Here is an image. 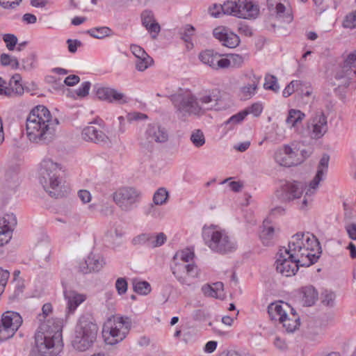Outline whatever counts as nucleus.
Wrapping results in <instances>:
<instances>
[{
	"instance_id": "72a5a7b5",
	"label": "nucleus",
	"mask_w": 356,
	"mask_h": 356,
	"mask_svg": "<svg viewBox=\"0 0 356 356\" xmlns=\"http://www.w3.org/2000/svg\"><path fill=\"white\" fill-rule=\"evenodd\" d=\"M305 114L300 110L290 109L286 119V123L291 127H295L302 122Z\"/></svg>"
},
{
	"instance_id": "13d9d810",
	"label": "nucleus",
	"mask_w": 356,
	"mask_h": 356,
	"mask_svg": "<svg viewBox=\"0 0 356 356\" xmlns=\"http://www.w3.org/2000/svg\"><path fill=\"white\" fill-rule=\"evenodd\" d=\"M115 288L120 295L124 294L127 290V282L124 278H118L115 282Z\"/></svg>"
},
{
	"instance_id": "4c0bfd02",
	"label": "nucleus",
	"mask_w": 356,
	"mask_h": 356,
	"mask_svg": "<svg viewBox=\"0 0 356 356\" xmlns=\"http://www.w3.org/2000/svg\"><path fill=\"white\" fill-rule=\"evenodd\" d=\"M112 30L107 26L95 27L87 31L90 36L97 39H102L112 35Z\"/></svg>"
},
{
	"instance_id": "cd10ccee",
	"label": "nucleus",
	"mask_w": 356,
	"mask_h": 356,
	"mask_svg": "<svg viewBox=\"0 0 356 356\" xmlns=\"http://www.w3.org/2000/svg\"><path fill=\"white\" fill-rule=\"evenodd\" d=\"M141 20L143 25L151 34L152 38L156 39L161 28L154 19L153 13L149 10L143 11L141 14Z\"/></svg>"
},
{
	"instance_id": "603ef678",
	"label": "nucleus",
	"mask_w": 356,
	"mask_h": 356,
	"mask_svg": "<svg viewBox=\"0 0 356 356\" xmlns=\"http://www.w3.org/2000/svg\"><path fill=\"white\" fill-rule=\"evenodd\" d=\"M3 41L6 43V47L9 50H13L17 43V38L13 34H5L3 37Z\"/></svg>"
},
{
	"instance_id": "37998d69",
	"label": "nucleus",
	"mask_w": 356,
	"mask_h": 356,
	"mask_svg": "<svg viewBox=\"0 0 356 356\" xmlns=\"http://www.w3.org/2000/svg\"><path fill=\"white\" fill-rule=\"evenodd\" d=\"M153 63V59L149 55H147V56L137 58L136 61V68L140 72H143L151 66Z\"/></svg>"
},
{
	"instance_id": "423d86ee",
	"label": "nucleus",
	"mask_w": 356,
	"mask_h": 356,
	"mask_svg": "<svg viewBox=\"0 0 356 356\" xmlns=\"http://www.w3.org/2000/svg\"><path fill=\"white\" fill-rule=\"evenodd\" d=\"M131 328L128 317L113 316L108 318L102 327V338L107 345H116L127 336Z\"/></svg>"
},
{
	"instance_id": "dca6fc26",
	"label": "nucleus",
	"mask_w": 356,
	"mask_h": 356,
	"mask_svg": "<svg viewBox=\"0 0 356 356\" xmlns=\"http://www.w3.org/2000/svg\"><path fill=\"white\" fill-rule=\"evenodd\" d=\"M307 129L313 139L322 138L327 131V117L323 112H317L309 120Z\"/></svg>"
},
{
	"instance_id": "f704fd0d",
	"label": "nucleus",
	"mask_w": 356,
	"mask_h": 356,
	"mask_svg": "<svg viewBox=\"0 0 356 356\" xmlns=\"http://www.w3.org/2000/svg\"><path fill=\"white\" fill-rule=\"evenodd\" d=\"M275 235L274 228L270 225V222L268 220L264 221L263 229L260 233V238L262 243L268 245L270 244V241L273 238Z\"/></svg>"
},
{
	"instance_id": "6ab92c4d",
	"label": "nucleus",
	"mask_w": 356,
	"mask_h": 356,
	"mask_svg": "<svg viewBox=\"0 0 356 356\" xmlns=\"http://www.w3.org/2000/svg\"><path fill=\"white\" fill-rule=\"evenodd\" d=\"M171 269L173 275L181 283L185 282L186 275L197 277L198 275L197 267L193 264H184L173 259Z\"/></svg>"
},
{
	"instance_id": "f8f14e48",
	"label": "nucleus",
	"mask_w": 356,
	"mask_h": 356,
	"mask_svg": "<svg viewBox=\"0 0 356 356\" xmlns=\"http://www.w3.org/2000/svg\"><path fill=\"white\" fill-rule=\"evenodd\" d=\"M0 325V341H6L15 334L22 324V318L17 312L8 311L3 314Z\"/></svg>"
},
{
	"instance_id": "bf43d9fd",
	"label": "nucleus",
	"mask_w": 356,
	"mask_h": 356,
	"mask_svg": "<svg viewBox=\"0 0 356 356\" xmlns=\"http://www.w3.org/2000/svg\"><path fill=\"white\" fill-rule=\"evenodd\" d=\"M90 83L89 81L83 82L81 86L76 90V93L79 97H83L88 95L90 88Z\"/></svg>"
},
{
	"instance_id": "ea45409f",
	"label": "nucleus",
	"mask_w": 356,
	"mask_h": 356,
	"mask_svg": "<svg viewBox=\"0 0 356 356\" xmlns=\"http://www.w3.org/2000/svg\"><path fill=\"white\" fill-rule=\"evenodd\" d=\"M264 88L266 90H269L275 92H277L280 90V86L277 83V77L272 74H266L265 76Z\"/></svg>"
},
{
	"instance_id": "a211bd4d",
	"label": "nucleus",
	"mask_w": 356,
	"mask_h": 356,
	"mask_svg": "<svg viewBox=\"0 0 356 356\" xmlns=\"http://www.w3.org/2000/svg\"><path fill=\"white\" fill-rule=\"evenodd\" d=\"M146 141L142 143L143 146H147L153 142L162 143L168 140L167 130L158 124H149L145 132Z\"/></svg>"
},
{
	"instance_id": "69168bd1",
	"label": "nucleus",
	"mask_w": 356,
	"mask_h": 356,
	"mask_svg": "<svg viewBox=\"0 0 356 356\" xmlns=\"http://www.w3.org/2000/svg\"><path fill=\"white\" fill-rule=\"evenodd\" d=\"M80 81V78L77 75H70L65 78L64 83L68 86H73L78 83Z\"/></svg>"
},
{
	"instance_id": "4468645a",
	"label": "nucleus",
	"mask_w": 356,
	"mask_h": 356,
	"mask_svg": "<svg viewBox=\"0 0 356 356\" xmlns=\"http://www.w3.org/2000/svg\"><path fill=\"white\" fill-rule=\"evenodd\" d=\"M267 8L270 15L281 22L290 23L293 19L287 0H267Z\"/></svg>"
},
{
	"instance_id": "4d7b16f0",
	"label": "nucleus",
	"mask_w": 356,
	"mask_h": 356,
	"mask_svg": "<svg viewBox=\"0 0 356 356\" xmlns=\"http://www.w3.org/2000/svg\"><path fill=\"white\" fill-rule=\"evenodd\" d=\"M149 234H141L134 237L132 243L134 245H145L148 247Z\"/></svg>"
},
{
	"instance_id": "052dcab7",
	"label": "nucleus",
	"mask_w": 356,
	"mask_h": 356,
	"mask_svg": "<svg viewBox=\"0 0 356 356\" xmlns=\"http://www.w3.org/2000/svg\"><path fill=\"white\" fill-rule=\"evenodd\" d=\"M131 51L133 54L137 58H141L143 56H147L148 55L145 50L138 45L131 44L130 47Z\"/></svg>"
},
{
	"instance_id": "a19ab883",
	"label": "nucleus",
	"mask_w": 356,
	"mask_h": 356,
	"mask_svg": "<svg viewBox=\"0 0 356 356\" xmlns=\"http://www.w3.org/2000/svg\"><path fill=\"white\" fill-rule=\"evenodd\" d=\"M229 58H223L224 60L227 61V65L225 66V68L229 67H239L244 62V57L239 54H229Z\"/></svg>"
},
{
	"instance_id": "c85d7f7f",
	"label": "nucleus",
	"mask_w": 356,
	"mask_h": 356,
	"mask_svg": "<svg viewBox=\"0 0 356 356\" xmlns=\"http://www.w3.org/2000/svg\"><path fill=\"white\" fill-rule=\"evenodd\" d=\"M65 298L67 301V309L69 312H74L76 309L83 302L86 298L83 294L78 293L74 291H64Z\"/></svg>"
},
{
	"instance_id": "7c9ffc66",
	"label": "nucleus",
	"mask_w": 356,
	"mask_h": 356,
	"mask_svg": "<svg viewBox=\"0 0 356 356\" xmlns=\"http://www.w3.org/2000/svg\"><path fill=\"white\" fill-rule=\"evenodd\" d=\"M299 294L302 305L307 307L314 305L318 298V293L312 286L302 287Z\"/></svg>"
},
{
	"instance_id": "338daca9",
	"label": "nucleus",
	"mask_w": 356,
	"mask_h": 356,
	"mask_svg": "<svg viewBox=\"0 0 356 356\" xmlns=\"http://www.w3.org/2000/svg\"><path fill=\"white\" fill-rule=\"evenodd\" d=\"M78 195L83 203H88L91 200L90 193L87 190H80L78 193Z\"/></svg>"
},
{
	"instance_id": "09e8293b",
	"label": "nucleus",
	"mask_w": 356,
	"mask_h": 356,
	"mask_svg": "<svg viewBox=\"0 0 356 356\" xmlns=\"http://www.w3.org/2000/svg\"><path fill=\"white\" fill-rule=\"evenodd\" d=\"M302 86V81L299 80L292 81L286 86V87L283 90V96L284 97H288L290 96L295 90H298L300 89Z\"/></svg>"
},
{
	"instance_id": "de8ad7c7",
	"label": "nucleus",
	"mask_w": 356,
	"mask_h": 356,
	"mask_svg": "<svg viewBox=\"0 0 356 356\" xmlns=\"http://www.w3.org/2000/svg\"><path fill=\"white\" fill-rule=\"evenodd\" d=\"M191 140L197 147L202 146L205 143V138L202 131L200 129L195 130L191 136Z\"/></svg>"
},
{
	"instance_id": "aec40b11",
	"label": "nucleus",
	"mask_w": 356,
	"mask_h": 356,
	"mask_svg": "<svg viewBox=\"0 0 356 356\" xmlns=\"http://www.w3.org/2000/svg\"><path fill=\"white\" fill-rule=\"evenodd\" d=\"M16 224L17 220L13 213L0 218V246L7 244L10 241L13 227Z\"/></svg>"
},
{
	"instance_id": "412c9836",
	"label": "nucleus",
	"mask_w": 356,
	"mask_h": 356,
	"mask_svg": "<svg viewBox=\"0 0 356 356\" xmlns=\"http://www.w3.org/2000/svg\"><path fill=\"white\" fill-rule=\"evenodd\" d=\"M40 174L42 178H63L67 175L65 170L58 163L49 159H45L41 162Z\"/></svg>"
},
{
	"instance_id": "9d476101",
	"label": "nucleus",
	"mask_w": 356,
	"mask_h": 356,
	"mask_svg": "<svg viewBox=\"0 0 356 356\" xmlns=\"http://www.w3.org/2000/svg\"><path fill=\"white\" fill-rule=\"evenodd\" d=\"M275 265L277 271L286 277L294 275L299 266H302L299 258H296L289 248H284L280 249Z\"/></svg>"
},
{
	"instance_id": "f257e3e1",
	"label": "nucleus",
	"mask_w": 356,
	"mask_h": 356,
	"mask_svg": "<svg viewBox=\"0 0 356 356\" xmlns=\"http://www.w3.org/2000/svg\"><path fill=\"white\" fill-rule=\"evenodd\" d=\"M52 311V305L46 303L37 317L40 324L35 334L34 351L39 356H56L63 348V321L60 318H49Z\"/></svg>"
},
{
	"instance_id": "2eb2a0df",
	"label": "nucleus",
	"mask_w": 356,
	"mask_h": 356,
	"mask_svg": "<svg viewBox=\"0 0 356 356\" xmlns=\"http://www.w3.org/2000/svg\"><path fill=\"white\" fill-rule=\"evenodd\" d=\"M96 120L89 123L81 132V138L86 142L93 143L100 145H108L111 143V138L95 124Z\"/></svg>"
},
{
	"instance_id": "8fccbe9b",
	"label": "nucleus",
	"mask_w": 356,
	"mask_h": 356,
	"mask_svg": "<svg viewBox=\"0 0 356 356\" xmlns=\"http://www.w3.org/2000/svg\"><path fill=\"white\" fill-rule=\"evenodd\" d=\"M329 163V156L327 155L323 156L318 167V170L314 178H322L325 171H327Z\"/></svg>"
},
{
	"instance_id": "bb28decb",
	"label": "nucleus",
	"mask_w": 356,
	"mask_h": 356,
	"mask_svg": "<svg viewBox=\"0 0 356 356\" xmlns=\"http://www.w3.org/2000/svg\"><path fill=\"white\" fill-rule=\"evenodd\" d=\"M103 259L94 254H90L87 259L79 263V270L83 274L99 271L104 266Z\"/></svg>"
},
{
	"instance_id": "6e6552de",
	"label": "nucleus",
	"mask_w": 356,
	"mask_h": 356,
	"mask_svg": "<svg viewBox=\"0 0 356 356\" xmlns=\"http://www.w3.org/2000/svg\"><path fill=\"white\" fill-rule=\"evenodd\" d=\"M98 327L96 324L81 318L77 323L72 339L73 347L79 351L88 350L96 339Z\"/></svg>"
},
{
	"instance_id": "3c124183",
	"label": "nucleus",
	"mask_w": 356,
	"mask_h": 356,
	"mask_svg": "<svg viewBox=\"0 0 356 356\" xmlns=\"http://www.w3.org/2000/svg\"><path fill=\"white\" fill-rule=\"evenodd\" d=\"M194 32L195 28L192 25L187 24L184 26L183 31H180L181 38L186 42H189Z\"/></svg>"
},
{
	"instance_id": "864d4df0",
	"label": "nucleus",
	"mask_w": 356,
	"mask_h": 356,
	"mask_svg": "<svg viewBox=\"0 0 356 356\" xmlns=\"http://www.w3.org/2000/svg\"><path fill=\"white\" fill-rule=\"evenodd\" d=\"M343 26L348 29L356 27V10L346 17L343 21Z\"/></svg>"
},
{
	"instance_id": "f3484780",
	"label": "nucleus",
	"mask_w": 356,
	"mask_h": 356,
	"mask_svg": "<svg viewBox=\"0 0 356 356\" xmlns=\"http://www.w3.org/2000/svg\"><path fill=\"white\" fill-rule=\"evenodd\" d=\"M94 88L99 99L118 104H123L129 101V98L125 94L120 92L114 88L100 86L99 85L95 86Z\"/></svg>"
},
{
	"instance_id": "0e129e2a",
	"label": "nucleus",
	"mask_w": 356,
	"mask_h": 356,
	"mask_svg": "<svg viewBox=\"0 0 356 356\" xmlns=\"http://www.w3.org/2000/svg\"><path fill=\"white\" fill-rule=\"evenodd\" d=\"M67 43L68 44V50L71 53H75L77 47L81 45V41L77 40L68 39Z\"/></svg>"
},
{
	"instance_id": "7ed1b4c3",
	"label": "nucleus",
	"mask_w": 356,
	"mask_h": 356,
	"mask_svg": "<svg viewBox=\"0 0 356 356\" xmlns=\"http://www.w3.org/2000/svg\"><path fill=\"white\" fill-rule=\"evenodd\" d=\"M288 247L294 257L299 258L302 266H309L316 262L321 253L320 243L309 232H299L292 236Z\"/></svg>"
},
{
	"instance_id": "c756f323",
	"label": "nucleus",
	"mask_w": 356,
	"mask_h": 356,
	"mask_svg": "<svg viewBox=\"0 0 356 356\" xmlns=\"http://www.w3.org/2000/svg\"><path fill=\"white\" fill-rule=\"evenodd\" d=\"M280 323L282 324V326L288 332H293L300 325V317L293 307L292 311L287 313V316Z\"/></svg>"
},
{
	"instance_id": "2f4dec72",
	"label": "nucleus",
	"mask_w": 356,
	"mask_h": 356,
	"mask_svg": "<svg viewBox=\"0 0 356 356\" xmlns=\"http://www.w3.org/2000/svg\"><path fill=\"white\" fill-rule=\"evenodd\" d=\"M41 184L50 196L58 197L63 195L62 186L58 179H42Z\"/></svg>"
},
{
	"instance_id": "20e7f679",
	"label": "nucleus",
	"mask_w": 356,
	"mask_h": 356,
	"mask_svg": "<svg viewBox=\"0 0 356 356\" xmlns=\"http://www.w3.org/2000/svg\"><path fill=\"white\" fill-rule=\"evenodd\" d=\"M321 179H313L308 185L298 180L282 179L280 188L276 191V195L282 201H291L299 199L305 193L300 208H307L312 202Z\"/></svg>"
},
{
	"instance_id": "1a4fd4ad",
	"label": "nucleus",
	"mask_w": 356,
	"mask_h": 356,
	"mask_svg": "<svg viewBox=\"0 0 356 356\" xmlns=\"http://www.w3.org/2000/svg\"><path fill=\"white\" fill-rule=\"evenodd\" d=\"M170 100L176 108V112L181 117L204 113V109L199 104L196 97L191 92L173 95L170 97Z\"/></svg>"
},
{
	"instance_id": "6e6d98bb",
	"label": "nucleus",
	"mask_w": 356,
	"mask_h": 356,
	"mask_svg": "<svg viewBox=\"0 0 356 356\" xmlns=\"http://www.w3.org/2000/svg\"><path fill=\"white\" fill-rule=\"evenodd\" d=\"M262 106L259 103H254L251 106L248 107L243 111L247 112V115L249 113L253 114L255 117H258L262 112Z\"/></svg>"
},
{
	"instance_id": "e433bc0d",
	"label": "nucleus",
	"mask_w": 356,
	"mask_h": 356,
	"mask_svg": "<svg viewBox=\"0 0 356 356\" xmlns=\"http://www.w3.org/2000/svg\"><path fill=\"white\" fill-rule=\"evenodd\" d=\"M167 237L163 232L156 234H149L148 247L157 248L165 243Z\"/></svg>"
},
{
	"instance_id": "49530a36",
	"label": "nucleus",
	"mask_w": 356,
	"mask_h": 356,
	"mask_svg": "<svg viewBox=\"0 0 356 356\" xmlns=\"http://www.w3.org/2000/svg\"><path fill=\"white\" fill-rule=\"evenodd\" d=\"M168 197V191L163 188H159L154 195L153 201L154 204L161 205L164 204Z\"/></svg>"
},
{
	"instance_id": "79ce46f5",
	"label": "nucleus",
	"mask_w": 356,
	"mask_h": 356,
	"mask_svg": "<svg viewBox=\"0 0 356 356\" xmlns=\"http://www.w3.org/2000/svg\"><path fill=\"white\" fill-rule=\"evenodd\" d=\"M246 116V111H240L230 117L226 122H225V124L226 126H229L228 129H232L236 124H240Z\"/></svg>"
},
{
	"instance_id": "473e14b6",
	"label": "nucleus",
	"mask_w": 356,
	"mask_h": 356,
	"mask_svg": "<svg viewBox=\"0 0 356 356\" xmlns=\"http://www.w3.org/2000/svg\"><path fill=\"white\" fill-rule=\"evenodd\" d=\"M202 291L206 296L220 298L223 296V284L216 282L212 285H204L202 286Z\"/></svg>"
},
{
	"instance_id": "b1692460",
	"label": "nucleus",
	"mask_w": 356,
	"mask_h": 356,
	"mask_svg": "<svg viewBox=\"0 0 356 356\" xmlns=\"http://www.w3.org/2000/svg\"><path fill=\"white\" fill-rule=\"evenodd\" d=\"M213 36L222 42V44L229 48H234L240 43L239 37L232 33L229 32L224 27H217L213 30Z\"/></svg>"
},
{
	"instance_id": "393cba45",
	"label": "nucleus",
	"mask_w": 356,
	"mask_h": 356,
	"mask_svg": "<svg viewBox=\"0 0 356 356\" xmlns=\"http://www.w3.org/2000/svg\"><path fill=\"white\" fill-rule=\"evenodd\" d=\"M22 77L20 74H14L10 80L8 86L4 85L1 95L8 97H16L22 96L24 92V88L21 83Z\"/></svg>"
},
{
	"instance_id": "e2e57ef3",
	"label": "nucleus",
	"mask_w": 356,
	"mask_h": 356,
	"mask_svg": "<svg viewBox=\"0 0 356 356\" xmlns=\"http://www.w3.org/2000/svg\"><path fill=\"white\" fill-rule=\"evenodd\" d=\"M22 0H0V5L4 8H14L19 4Z\"/></svg>"
},
{
	"instance_id": "4be33fe9",
	"label": "nucleus",
	"mask_w": 356,
	"mask_h": 356,
	"mask_svg": "<svg viewBox=\"0 0 356 356\" xmlns=\"http://www.w3.org/2000/svg\"><path fill=\"white\" fill-rule=\"evenodd\" d=\"M200 61L211 68L218 70L225 69L227 61L223 60L221 55L214 51L213 49H207L199 54Z\"/></svg>"
},
{
	"instance_id": "5fc2aeb1",
	"label": "nucleus",
	"mask_w": 356,
	"mask_h": 356,
	"mask_svg": "<svg viewBox=\"0 0 356 356\" xmlns=\"http://www.w3.org/2000/svg\"><path fill=\"white\" fill-rule=\"evenodd\" d=\"M9 277L10 273L8 270L0 268V295L4 291Z\"/></svg>"
},
{
	"instance_id": "a878e982",
	"label": "nucleus",
	"mask_w": 356,
	"mask_h": 356,
	"mask_svg": "<svg viewBox=\"0 0 356 356\" xmlns=\"http://www.w3.org/2000/svg\"><path fill=\"white\" fill-rule=\"evenodd\" d=\"M292 311L291 306L284 301H277L271 303L268 307V314L272 320L279 323Z\"/></svg>"
},
{
	"instance_id": "a18cd8bd",
	"label": "nucleus",
	"mask_w": 356,
	"mask_h": 356,
	"mask_svg": "<svg viewBox=\"0 0 356 356\" xmlns=\"http://www.w3.org/2000/svg\"><path fill=\"white\" fill-rule=\"evenodd\" d=\"M214 91L213 90L212 91V95H203L202 97H200L199 98L198 102H199V104L201 103L202 105H205V107L203 108L205 110H210V109H212L213 108V106L212 105H209V104H211V102H217L218 101V96L217 95H215L214 94Z\"/></svg>"
},
{
	"instance_id": "680f3d73",
	"label": "nucleus",
	"mask_w": 356,
	"mask_h": 356,
	"mask_svg": "<svg viewBox=\"0 0 356 356\" xmlns=\"http://www.w3.org/2000/svg\"><path fill=\"white\" fill-rule=\"evenodd\" d=\"M345 229L348 237L353 241L356 240V224L349 223L346 225Z\"/></svg>"
},
{
	"instance_id": "58836bf2",
	"label": "nucleus",
	"mask_w": 356,
	"mask_h": 356,
	"mask_svg": "<svg viewBox=\"0 0 356 356\" xmlns=\"http://www.w3.org/2000/svg\"><path fill=\"white\" fill-rule=\"evenodd\" d=\"M194 257V253L188 248L178 251L174 256L175 261H179L184 264H188L192 261Z\"/></svg>"
},
{
	"instance_id": "39448f33",
	"label": "nucleus",
	"mask_w": 356,
	"mask_h": 356,
	"mask_svg": "<svg viewBox=\"0 0 356 356\" xmlns=\"http://www.w3.org/2000/svg\"><path fill=\"white\" fill-rule=\"evenodd\" d=\"M221 12L243 19H254L259 13V6L248 0H229L222 5L213 4L209 8L210 14L218 17Z\"/></svg>"
},
{
	"instance_id": "5701e85b",
	"label": "nucleus",
	"mask_w": 356,
	"mask_h": 356,
	"mask_svg": "<svg viewBox=\"0 0 356 356\" xmlns=\"http://www.w3.org/2000/svg\"><path fill=\"white\" fill-rule=\"evenodd\" d=\"M356 52L350 53L345 59L343 65L335 74V79L341 80L343 79H350L356 76Z\"/></svg>"
},
{
	"instance_id": "0eeeda50",
	"label": "nucleus",
	"mask_w": 356,
	"mask_h": 356,
	"mask_svg": "<svg viewBox=\"0 0 356 356\" xmlns=\"http://www.w3.org/2000/svg\"><path fill=\"white\" fill-rule=\"evenodd\" d=\"M202 238L205 243L213 251L226 253L235 248L225 231L217 225H205L202 229Z\"/></svg>"
},
{
	"instance_id": "f03ea898",
	"label": "nucleus",
	"mask_w": 356,
	"mask_h": 356,
	"mask_svg": "<svg viewBox=\"0 0 356 356\" xmlns=\"http://www.w3.org/2000/svg\"><path fill=\"white\" fill-rule=\"evenodd\" d=\"M58 124V120L52 117L47 107L39 105L26 118V134L31 142L48 143L54 138Z\"/></svg>"
},
{
	"instance_id": "774afa93",
	"label": "nucleus",
	"mask_w": 356,
	"mask_h": 356,
	"mask_svg": "<svg viewBox=\"0 0 356 356\" xmlns=\"http://www.w3.org/2000/svg\"><path fill=\"white\" fill-rule=\"evenodd\" d=\"M129 121H133V120H145L147 118V116L145 114L140 113H129L127 116Z\"/></svg>"
},
{
	"instance_id": "9b49d317",
	"label": "nucleus",
	"mask_w": 356,
	"mask_h": 356,
	"mask_svg": "<svg viewBox=\"0 0 356 356\" xmlns=\"http://www.w3.org/2000/svg\"><path fill=\"white\" fill-rule=\"evenodd\" d=\"M140 192L134 187H122L113 194L115 203L126 211L131 210L140 202Z\"/></svg>"
},
{
	"instance_id": "c03bdc74",
	"label": "nucleus",
	"mask_w": 356,
	"mask_h": 356,
	"mask_svg": "<svg viewBox=\"0 0 356 356\" xmlns=\"http://www.w3.org/2000/svg\"><path fill=\"white\" fill-rule=\"evenodd\" d=\"M134 291L140 295H147L151 291V286L146 281H136L134 283Z\"/></svg>"
},
{
	"instance_id": "c9c22d12",
	"label": "nucleus",
	"mask_w": 356,
	"mask_h": 356,
	"mask_svg": "<svg viewBox=\"0 0 356 356\" xmlns=\"http://www.w3.org/2000/svg\"><path fill=\"white\" fill-rule=\"evenodd\" d=\"M259 76L253 75V79L252 80V83L251 84H248L247 86H245L241 88V92L243 95V97L248 99L253 96L256 92L257 86L259 83Z\"/></svg>"
},
{
	"instance_id": "ddd939ff",
	"label": "nucleus",
	"mask_w": 356,
	"mask_h": 356,
	"mask_svg": "<svg viewBox=\"0 0 356 356\" xmlns=\"http://www.w3.org/2000/svg\"><path fill=\"white\" fill-rule=\"evenodd\" d=\"M275 160L280 165L291 167L303 162V157L296 150V145H285L275 153Z\"/></svg>"
}]
</instances>
